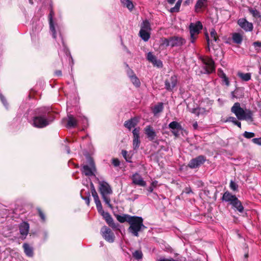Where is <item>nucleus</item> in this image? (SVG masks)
<instances>
[{
	"mask_svg": "<svg viewBox=\"0 0 261 261\" xmlns=\"http://www.w3.org/2000/svg\"><path fill=\"white\" fill-rule=\"evenodd\" d=\"M55 119L54 113L49 107H42L35 111L32 124L38 128H43L50 124Z\"/></svg>",
	"mask_w": 261,
	"mask_h": 261,
	"instance_id": "obj_1",
	"label": "nucleus"
},
{
	"mask_svg": "<svg viewBox=\"0 0 261 261\" xmlns=\"http://www.w3.org/2000/svg\"><path fill=\"white\" fill-rule=\"evenodd\" d=\"M53 15L54 12L53 11H51L49 15V24L50 32L53 37L57 41L59 45L61 46L60 43L62 44L63 48V50L65 53V55H66L67 57L69 56V59H71L72 62H73V59L71 57V56L66 46V45L63 38V36L60 33L59 27L58 24L55 23L53 21Z\"/></svg>",
	"mask_w": 261,
	"mask_h": 261,
	"instance_id": "obj_2",
	"label": "nucleus"
},
{
	"mask_svg": "<svg viewBox=\"0 0 261 261\" xmlns=\"http://www.w3.org/2000/svg\"><path fill=\"white\" fill-rule=\"evenodd\" d=\"M233 113L239 120L253 121V113L252 111L247 109L241 107L240 103L235 102L230 109Z\"/></svg>",
	"mask_w": 261,
	"mask_h": 261,
	"instance_id": "obj_3",
	"label": "nucleus"
},
{
	"mask_svg": "<svg viewBox=\"0 0 261 261\" xmlns=\"http://www.w3.org/2000/svg\"><path fill=\"white\" fill-rule=\"evenodd\" d=\"M128 224V232L135 237H138L139 232L146 228L143 224V219L141 217L132 216Z\"/></svg>",
	"mask_w": 261,
	"mask_h": 261,
	"instance_id": "obj_4",
	"label": "nucleus"
},
{
	"mask_svg": "<svg viewBox=\"0 0 261 261\" xmlns=\"http://www.w3.org/2000/svg\"><path fill=\"white\" fill-rule=\"evenodd\" d=\"M99 190L102 198L109 207L112 208V205L111 204V199L109 195L113 193L112 189L110 185L104 180L99 181Z\"/></svg>",
	"mask_w": 261,
	"mask_h": 261,
	"instance_id": "obj_5",
	"label": "nucleus"
},
{
	"mask_svg": "<svg viewBox=\"0 0 261 261\" xmlns=\"http://www.w3.org/2000/svg\"><path fill=\"white\" fill-rule=\"evenodd\" d=\"M202 29V25L200 21H197L196 23H191L189 25V31L190 33V40L192 43H194L197 39V35L200 33Z\"/></svg>",
	"mask_w": 261,
	"mask_h": 261,
	"instance_id": "obj_6",
	"label": "nucleus"
},
{
	"mask_svg": "<svg viewBox=\"0 0 261 261\" xmlns=\"http://www.w3.org/2000/svg\"><path fill=\"white\" fill-rule=\"evenodd\" d=\"M88 164L84 165L81 169L82 172L87 176H95L96 168L93 160L91 158L87 159Z\"/></svg>",
	"mask_w": 261,
	"mask_h": 261,
	"instance_id": "obj_7",
	"label": "nucleus"
},
{
	"mask_svg": "<svg viewBox=\"0 0 261 261\" xmlns=\"http://www.w3.org/2000/svg\"><path fill=\"white\" fill-rule=\"evenodd\" d=\"M200 59L203 65L204 73L210 74L215 71V62L212 58L201 57Z\"/></svg>",
	"mask_w": 261,
	"mask_h": 261,
	"instance_id": "obj_8",
	"label": "nucleus"
},
{
	"mask_svg": "<svg viewBox=\"0 0 261 261\" xmlns=\"http://www.w3.org/2000/svg\"><path fill=\"white\" fill-rule=\"evenodd\" d=\"M205 161L206 158L204 155H200L191 160L189 162L188 166L191 169L197 168L202 165Z\"/></svg>",
	"mask_w": 261,
	"mask_h": 261,
	"instance_id": "obj_9",
	"label": "nucleus"
},
{
	"mask_svg": "<svg viewBox=\"0 0 261 261\" xmlns=\"http://www.w3.org/2000/svg\"><path fill=\"white\" fill-rule=\"evenodd\" d=\"M100 232L102 237L108 242L113 243L114 241L115 236L111 230L105 226H103Z\"/></svg>",
	"mask_w": 261,
	"mask_h": 261,
	"instance_id": "obj_10",
	"label": "nucleus"
},
{
	"mask_svg": "<svg viewBox=\"0 0 261 261\" xmlns=\"http://www.w3.org/2000/svg\"><path fill=\"white\" fill-rule=\"evenodd\" d=\"M177 77L176 75H172L169 79H167L165 82V88L169 91H172L176 86L177 84Z\"/></svg>",
	"mask_w": 261,
	"mask_h": 261,
	"instance_id": "obj_11",
	"label": "nucleus"
},
{
	"mask_svg": "<svg viewBox=\"0 0 261 261\" xmlns=\"http://www.w3.org/2000/svg\"><path fill=\"white\" fill-rule=\"evenodd\" d=\"M144 131L149 141H154V140L157 139V133L152 126L150 125L146 126L144 129Z\"/></svg>",
	"mask_w": 261,
	"mask_h": 261,
	"instance_id": "obj_12",
	"label": "nucleus"
},
{
	"mask_svg": "<svg viewBox=\"0 0 261 261\" xmlns=\"http://www.w3.org/2000/svg\"><path fill=\"white\" fill-rule=\"evenodd\" d=\"M237 23L246 32H251L253 30V24L248 21L245 18H240L238 19Z\"/></svg>",
	"mask_w": 261,
	"mask_h": 261,
	"instance_id": "obj_13",
	"label": "nucleus"
},
{
	"mask_svg": "<svg viewBox=\"0 0 261 261\" xmlns=\"http://www.w3.org/2000/svg\"><path fill=\"white\" fill-rule=\"evenodd\" d=\"M19 229L20 234H21V239H25L27 236H28L29 231V224L26 222H22L19 224Z\"/></svg>",
	"mask_w": 261,
	"mask_h": 261,
	"instance_id": "obj_14",
	"label": "nucleus"
},
{
	"mask_svg": "<svg viewBox=\"0 0 261 261\" xmlns=\"http://www.w3.org/2000/svg\"><path fill=\"white\" fill-rule=\"evenodd\" d=\"M80 122L79 118H75L72 115H67V122L66 127L68 128H71L77 127L78 123Z\"/></svg>",
	"mask_w": 261,
	"mask_h": 261,
	"instance_id": "obj_15",
	"label": "nucleus"
},
{
	"mask_svg": "<svg viewBox=\"0 0 261 261\" xmlns=\"http://www.w3.org/2000/svg\"><path fill=\"white\" fill-rule=\"evenodd\" d=\"M170 38V46H181L186 43V40L182 37L173 36Z\"/></svg>",
	"mask_w": 261,
	"mask_h": 261,
	"instance_id": "obj_16",
	"label": "nucleus"
},
{
	"mask_svg": "<svg viewBox=\"0 0 261 261\" xmlns=\"http://www.w3.org/2000/svg\"><path fill=\"white\" fill-rule=\"evenodd\" d=\"M132 182L134 185L141 187H145L146 185L142 176L138 173H136L132 175Z\"/></svg>",
	"mask_w": 261,
	"mask_h": 261,
	"instance_id": "obj_17",
	"label": "nucleus"
},
{
	"mask_svg": "<svg viewBox=\"0 0 261 261\" xmlns=\"http://www.w3.org/2000/svg\"><path fill=\"white\" fill-rule=\"evenodd\" d=\"M207 6V0H197L194 7L195 11L199 12L202 8H205Z\"/></svg>",
	"mask_w": 261,
	"mask_h": 261,
	"instance_id": "obj_18",
	"label": "nucleus"
},
{
	"mask_svg": "<svg viewBox=\"0 0 261 261\" xmlns=\"http://www.w3.org/2000/svg\"><path fill=\"white\" fill-rule=\"evenodd\" d=\"M236 198V196L234 195H232L228 191L225 192L223 195L222 200L226 202H229L231 204Z\"/></svg>",
	"mask_w": 261,
	"mask_h": 261,
	"instance_id": "obj_19",
	"label": "nucleus"
},
{
	"mask_svg": "<svg viewBox=\"0 0 261 261\" xmlns=\"http://www.w3.org/2000/svg\"><path fill=\"white\" fill-rule=\"evenodd\" d=\"M138 123V119L136 118H133L125 121L124 123V126L129 130H130L132 128L135 127L137 125Z\"/></svg>",
	"mask_w": 261,
	"mask_h": 261,
	"instance_id": "obj_20",
	"label": "nucleus"
},
{
	"mask_svg": "<svg viewBox=\"0 0 261 261\" xmlns=\"http://www.w3.org/2000/svg\"><path fill=\"white\" fill-rule=\"evenodd\" d=\"M218 75L219 77L222 79L223 83L225 84L227 86H229V79L222 69L219 68L218 69Z\"/></svg>",
	"mask_w": 261,
	"mask_h": 261,
	"instance_id": "obj_21",
	"label": "nucleus"
},
{
	"mask_svg": "<svg viewBox=\"0 0 261 261\" xmlns=\"http://www.w3.org/2000/svg\"><path fill=\"white\" fill-rule=\"evenodd\" d=\"M23 248L26 255L28 257H33L34 255L33 248L27 243L23 244Z\"/></svg>",
	"mask_w": 261,
	"mask_h": 261,
	"instance_id": "obj_22",
	"label": "nucleus"
},
{
	"mask_svg": "<svg viewBox=\"0 0 261 261\" xmlns=\"http://www.w3.org/2000/svg\"><path fill=\"white\" fill-rule=\"evenodd\" d=\"M117 220L120 223L127 222L129 223L132 216L127 214H123L122 215H116Z\"/></svg>",
	"mask_w": 261,
	"mask_h": 261,
	"instance_id": "obj_23",
	"label": "nucleus"
},
{
	"mask_svg": "<svg viewBox=\"0 0 261 261\" xmlns=\"http://www.w3.org/2000/svg\"><path fill=\"white\" fill-rule=\"evenodd\" d=\"M231 205L239 212L242 213L244 211V207L241 201L238 198H236V199L232 202Z\"/></svg>",
	"mask_w": 261,
	"mask_h": 261,
	"instance_id": "obj_24",
	"label": "nucleus"
},
{
	"mask_svg": "<svg viewBox=\"0 0 261 261\" xmlns=\"http://www.w3.org/2000/svg\"><path fill=\"white\" fill-rule=\"evenodd\" d=\"M232 39L234 43L240 44L243 40L242 36L238 33H234L232 35Z\"/></svg>",
	"mask_w": 261,
	"mask_h": 261,
	"instance_id": "obj_25",
	"label": "nucleus"
},
{
	"mask_svg": "<svg viewBox=\"0 0 261 261\" xmlns=\"http://www.w3.org/2000/svg\"><path fill=\"white\" fill-rule=\"evenodd\" d=\"M140 30L148 31V32L150 31L151 27H150V24L148 20H145L142 22V23L141 24Z\"/></svg>",
	"mask_w": 261,
	"mask_h": 261,
	"instance_id": "obj_26",
	"label": "nucleus"
},
{
	"mask_svg": "<svg viewBox=\"0 0 261 261\" xmlns=\"http://www.w3.org/2000/svg\"><path fill=\"white\" fill-rule=\"evenodd\" d=\"M139 35L142 39L144 41H147L150 38V33L148 31L140 30Z\"/></svg>",
	"mask_w": 261,
	"mask_h": 261,
	"instance_id": "obj_27",
	"label": "nucleus"
},
{
	"mask_svg": "<svg viewBox=\"0 0 261 261\" xmlns=\"http://www.w3.org/2000/svg\"><path fill=\"white\" fill-rule=\"evenodd\" d=\"M106 221L107 222V224L111 227H112L114 229H119V224L118 223H115L114 222L113 219L112 217L111 216L109 218L107 219L106 220Z\"/></svg>",
	"mask_w": 261,
	"mask_h": 261,
	"instance_id": "obj_28",
	"label": "nucleus"
},
{
	"mask_svg": "<svg viewBox=\"0 0 261 261\" xmlns=\"http://www.w3.org/2000/svg\"><path fill=\"white\" fill-rule=\"evenodd\" d=\"M123 6L126 7L129 10L131 11L134 8V5L132 0H120Z\"/></svg>",
	"mask_w": 261,
	"mask_h": 261,
	"instance_id": "obj_29",
	"label": "nucleus"
},
{
	"mask_svg": "<svg viewBox=\"0 0 261 261\" xmlns=\"http://www.w3.org/2000/svg\"><path fill=\"white\" fill-rule=\"evenodd\" d=\"M238 75L243 81L247 82L251 79V74L250 73H244L242 72H238Z\"/></svg>",
	"mask_w": 261,
	"mask_h": 261,
	"instance_id": "obj_30",
	"label": "nucleus"
},
{
	"mask_svg": "<svg viewBox=\"0 0 261 261\" xmlns=\"http://www.w3.org/2000/svg\"><path fill=\"white\" fill-rule=\"evenodd\" d=\"M249 12L255 18L258 19L260 21H261V15L258 10L252 8H250L249 9Z\"/></svg>",
	"mask_w": 261,
	"mask_h": 261,
	"instance_id": "obj_31",
	"label": "nucleus"
},
{
	"mask_svg": "<svg viewBox=\"0 0 261 261\" xmlns=\"http://www.w3.org/2000/svg\"><path fill=\"white\" fill-rule=\"evenodd\" d=\"M163 110V105L162 103H159L158 105H155L153 110V113L155 115L158 113L161 112Z\"/></svg>",
	"mask_w": 261,
	"mask_h": 261,
	"instance_id": "obj_32",
	"label": "nucleus"
},
{
	"mask_svg": "<svg viewBox=\"0 0 261 261\" xmlns=\"http://www.w3.org/2000/svg\"><path fill=\"white\" fill-rule=\"evenodd\" d=\"M132 83L137 88H138L141 85V83L139 78L135 75L130 79Z\"/></svg>",
	"mask_w": 261,
	"mask_h": 261,
	"instance_id": "obj_33",
	"label": "nucleus"
},
{
	"mask_svg": "<svg viewBox=\"0 0 261 261\" xmlns=\"http://www.w3.org/2000/svg\"><path fill=\"white\" fill-rule=\"evenodd\" d=\"M140 144V137H133V148L135 150L137 149Z\"/></svg>",
	"mask_w": 261,
	"mask_h": 261,
	"instance_id": "obj_34",
	"label": "nucleus"
},
{
	"mask_svg": "<svg viewBox=\"0 0 261 261\" xmlns=\"http://www.w3.org/2000/svg\"><path fill=\"white\" fill-rule=\"evenodd\" d=\"M78 118L80 120V122L79 123H81L83 126V129H84V128L86 127L88 125V119L85 116H79Z\"/></svg>",
	"mask_w": 261,
	"mask_h": 261,
	"instance_id": "obj_35",
	"label": "nucleus"
},
{
	"mask_svg": "<svg viewBox=\"0 0 261 261\" xmlns=\"http://www.w3.org/2000/svg\"><path fill=\"white\" fill-rule=\"evenodd\" d=\"M169 127L171 129H179L181 128L180 125L176 121H172L169 124Z\"/></svg>",
	"mask_w": 261,
	"mask_h": 261,
	"instance_id": "obj_36",
	"label": "nucleus"
},
{
	"mask_svg": "<svg viewBox=\"0 0 261 261\" xmlns=\"http://www.w3.org/2000/svg\"><path fill=\"white\" fill-rule=\"evenodd\" d=\"M133 256L136 259H141L143 257V253L141 250H136L133 253Z\"/></svg>",
	"mask_w": 261,
	"mask_h": 261,
	"instance_id": "obj_37",
	"label": "nucleus"
},
{
	"mask_svg": "<svg viewBox=\"0 0 261 261\" xmlns=\"http://www.w3.org/2000/svg\"><path fill=\"white\" fill-rule=\"evenodd\" d=\"M122 155L123 156V158L125 159L126 162L130 163L132 162L131 161V156L128 154V152L127 151L122 150L121 152Z\"/></svg>",
	"mask_w": 261,
	"mask_h": 261,
	"instance_id": "obj_38",
	"label": "nucleus"
},
{
	"mask_svg": "<svg viewBox=\"0 0 261 261\" xmlns=\"http://www.w3.org/2000/svg\"><path fill=\"white\" fill-rule=\"evenodd\" d=\"M161 45L165 47H168L170 46V38H162L161 40Z\"/></svg>",
	"mask_w": 261,
	"mask_h": 261,
	"instance_id": "obj_39",
	"label": "nucleus"
},
{
	"mask_svg": "<svg viewBox=\"0 0 261 261\" xmlns=\"http://www.w3.org/2000/svg\"><path fill=\"white\" fill-rule=\"evenodd\" d=\"M156 59V57L152 53L149 52L147 55V59L151 63Z\"/></svg>",
	"mask_w": 261,
	"mask_h": 261,
	"instance_id": "obj_40",
	"label": "nucleus"
},
{
	"mask_svg": "<svg viewBox=\"0 0 261 261\" xmlns=\"http://www.w3.org/2000/svg\"><path fill=\"white\" fill-rule=\"evenodd\" d=\"M180 5H181V4L179 3V2H177L175 4V6L174 7L171 8L170 12L172 13L178 12L179 10Z\"/></svg>",
	"mask_w": 261,
	"mask_h": 261,
	"instance_id": "obj_41",
	"label": "nucleus"
},
{
	"mask_svg": "<svg viewBox=\"0 0 261 261\" xmlns=\"http://www.w3.org/2000/svg\"><path fill=\"white\" fill-rule=\"evenodd\" d=\"M210 35H211V38H213V40L216 42L217 41V39H218V38L217 35V33L214 29H212L211 30Z\"/></svg>",
	"mask_w": 261,
	"mask_h": 261,
	"instance_id": "obj_42",
	"label": "nucleus"
},
{
	"mask_svg": "<svg viewBox=\"0 0 261 261\" xmlns=\"http://www.w3.org/2000/svg\"><path fill=\"white\" fill-rule=\"evenodd\" d=\"M243 135L245 138H246L247 139H251V138H253L255 136V134L252 132H248L245 131L243 133Z\"/></svg>",
	"mask_w": 261,
	"mask_h": 261,
	"instance_id": "obj_43",
	"label": "nucleus"
},
{
	"mask_svg": "<svg viewBox=\"0 0 261 261\" xmlns=\"http://www.w3.org/2000/svg\"><path fill=\"white\" fill-rule=\"evenodd\" d=\"M237 120H238V119L237 118V117L229 116L226 118L225 122H232L233 124H234Z\"/></svg>",
	"mask_w": 261,
	"mask_h": 261,
	"instance_id": "obj_44",
	"label": "nucleus"
},
{
	"mask_svg": "<svg viewBox=\"0 0 261 261\" xmlns=\"http://www.w3.org/2000/svg\"><path fill=\"white\" fill-rule=\"evenodd\" d=\"M152 64L159 68L163 66L162 62L160 60L157 59V58L153 62Z\"/></svg>",
	"mask_w": 261,
	"mask_h": 261,
	"instance_id": "obj_45",
	"label": "nucleus"
},
{
	"mask_svg": "<svg viewBox=\"0 0 261 261\" xmlns=\"http://www.w3.org/2000/svg\"><path fill=\"white\" fill-rule=\"evenodd\" d=\"M140 127H136L133 130V137H140Z\"/></svg>",
	"mask_w": 261,
	"mask_h": 261,
	"instance_id": "obj_46",
	"label": "nucleus"
},
{
	"mask_svg": "<svg viewBox=\"0 0 261 261\" xmlns=\"http://www.w3.org/2000/svg\"><path fill=\"white\" fill-rule=\"evenodd\" d=\"M201 111V109L200 108H196L191 109L190 112L194 114H195L197 116H198L200 114Z\"/></svg>",
	"mask_w": 261,
	"mask_h": 261,
	"instance_id": "obj_47",
	"label": "nucleus"
},
{
	"mask_svg": "<svg viewBox=\"0 0 261 261\" xmlns=\"http://www.w3.org/2000/svg\"><path fill=\"white\" fill-rule=\"evenodd\" d=\"M238 185L232 180L230 182V188L233 191H236L238 189Z\"/></svg>",
	"mask_w": 261,
	"mask_h": 261,
	"instance_id": "obj_48",
	"label": "nucleus"
},
{
	"mask_svg": "<svg viewBox=\"0 0 261 261\" xmlns=\"http://www.w3.org/2000/svg\"><path fill=\"white\" fill-rule=\"evenodd\" d=\"M126 73L129 79L136 75L134 72L129 68L127 70Z\"/></svg>",
	"mask_w": 261,
	"mask_h": 261,
	"instance_id": "obj_49",
	"label": "nucleus"
},
{
	"mask_svg": "<svg viewBox=\"0 0 261 261\" xmlns=\"http://www.w3.org/2000/svg\"><path fill=\"white\" fill-rule=\"evenodd\" d=\"M91 193L93 197H96V196H98V194L94 188L93 184L91 182Z\"/></svg>",
	"mask_w": 261,
	"mask_h": 261,
	"instance_id": "obj_50",
	"label": "nucleus"
},
{
	"mask_svg": "<svg viewBox=\"0 0 261 261\" xmlns=\"http://www.w3.org/2000/svg\"><path fill=\"white\" fill-rule=\"evenodd\" d=\"M91 193L93 197H96V196H98V194L94 188L93 184L91 182Z\"/></svg>",
	"mask_w": 261,
	"mask_h": 261,
	"instance_id": "obj_51",
	"label": "nucleus"
},
{
	"mask_svg": "<svg viewBox=\"0 0 261 261\" xmlns=\"http://www.w3.org/2000/svg\"><path fill=\"white\" fill-rule=\"evenodd\" d=\"M0 99H1L2 103H3L4 106L7 109L8 108V103L7 102V101H6L5 98L1 93H0Z\"/></svg>",
	"mask_w": 261,
	"mask_h": 261,
	"instance_id": "obj_52",
	"label": "nucleus"
},
{
	"mask_svg": "<svg viewBox=\"0 0 261 261\" xmlns=\"http://www.w3.org/2000/svg\"><path fill=\"white\" fill-rule=\"evenodd\" d=\"M252 142L255 144L261 145V138H253L252 139Z\"/></svg>",
	"mask_w": 261,
	"mask_h": 261,
	"instance_id": "obj_53",
	"label": "nucleus"
},
{
	"mask_svg": "<svg viewBox=\"0 0 261 261\" xmlns=\"http://www.w3.org/2000/svg\"><path fill=\"white\" fill-rule=\"evenodd\" d=\"M112 163L115 167H118L120 165V162L119 160L116 158L113 159Z\"/></svg>",
	"mask_w": 261,
	"mask_h": 261,
	"instance_id": "obj_54",
	"label": "nucleus"
},
{
	"mask_svg": "<svg viewBox=\"0 0 261 261\" xmlns=\"http://www.w3.org/2000/svg\"><path fill=\"white\" fill-rule=\"evenodd\" d=\"M96 206L97 211L100 214H101V213H103L104 211L102 209L101 203L96 204Z\"/></svg>",
	"mask_w": 261,
	"mask_h": 261,
	"instance_id": "obj_55",
	"label": "nucleus"
},
{
	"mask_svg": "<svg viewBox=\"0 0 261 261\" xmlns=\"http://www.w3.org/2000/svg\"><path fill=\"white\" fill-rule=\"evenodd\" d=\"M100 215L103 217L105 220L111 216L109 213L105 212H103V213H101Z\"/></svg>",
	"mask_w": 261,
	"mask_h": 261,
	"instance_id": "obj_56",
	"label": "nucleus"
},
{
	"mask_svg": "<svg viewBox=\"0 0 261 261\" xmlns=\"http://www.w3.org/2000/svg\"><path fill=\"white\" fill-rule=\"evenodd\" d=\"M158 261H177V260L176 259H174L172 258H161L159 259Z\"/></svg>",
	"mask_w": 261,
	"mask_h": 261,
	"instance_id": "obj_57",
	"label": "nucleus"
},
{
	"mask_svg": "<svg viewBox=\"0 0 261 261\" xmlns=\"http://www.w3.org/2000/svg\"><path fill=\"white\" fill-rule=\"evenodd\" d=\"M38 211H39V216H40V218H41V219L43 221H44L45 219V217L44 214H43V213L40 210H39Z\"/></svg>",
	"mask_w": 261,
	"mask_h": 261,
	"instance_id": "obj_58",
	"label": "nucleus"
},
{
	"mask_svg": "<svg viewBox=\"0 0 261 261\" xmlns=\"http://www.w3.org/2000/svg\"><path fill=\"white\" fill-rule=\"evenodd\" d=\"M93 199L96 205L101 203L98 196H96V197H94Z\"/></svg>",
	"mask_w": 261,
	"mask_h": 261,
	"instance_id": "obj_59",
	"label": "nucleus"
},
{
	"mask_svg": "<svg viewBox=\"0 0 261 261\" xmlns=\"http://www.w3.org/2000/svg\"><path fill=\"white\" fill-rule=\"evenodd\" d=\"M93 199L96 205L101 203L98 196H96V197H94Z\"/></svg>",
	"mask_w": 261,
	"mask_h": 261,
	"instance_id": "obj_60",
	"label": "nucleus"
},
{
	"mask_svg": "<svg viewBox=\"0 0 261 261\" xmlns=\"http://www.w3.org/2000/svg\"><path fill=\"white\" fill-rule=\"evenodd\" d=\"M253 45L254 47H261V41L260 42H259V41L254 42H253Z\"/></svg>",
	"mask_w": 261,
	"mask_h": 261,
	"instance_id": "obj_61",
	"label": "nucleus"
},
{
	"mask_svg": "<svg viewBox=\"0 0 261 261\" xmlns=\"http://www.w3.org/2000/svg\"><path fill=\"white\" fill-rule=\"evenodd\" d=\"M82 198L85 200V202H86V204L88 205H89V204H90V199H89V197H82Z\"/></svg>",
	"mask_w": 261,
	"mask_h": 261,
	"instance_id": "obj_62",
	"label": "nucleus"
},
{
	"mask_svg": "<svg viewBox=\"0 0 261 261\" xmlns=\"http://www.w3.org/2000/svg\"><path fill=\"white\" fill-rule=\"evenodd\" d=\"M55 73L57 76H60L62 75V72L61 70H57L55 71Z\"/></svg>",
	"mask_w": 261,
	"mask_h": 261,
	"instance_id": "obj_63",
	"label": "nucleus"
},
{
	"mask_svg": "<svg viewBox=\"0 0 261 261\" xmlns=\"http://www.w3.org/2000/svg\"><path fill=\"white\" fill-rule=\"evenodd\" d=\"M235 125H237L239 127L241 128V122H240L239 121V120L238 119V120L236 121V122L235 123V124H234Z\"/></svg>",
	"mask_w": 261,
	"mask_h": 261,
	"instance_id": "obj_64",
	"label": "nucleus"
}]
</instances>
